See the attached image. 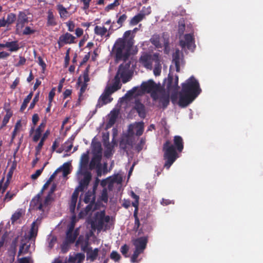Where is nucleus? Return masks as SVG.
<instances>
[{"label": "nucleus", "instance_id": "603ef678", "mask_svg": "<svg viewBox=\"0 0 263 263\" xmlns=\"http://www.w3.org/2000/svg\"><path fill=\"white\" fill-rule=\"evenodd\" d=\"M137 129L136 131V135L140 136L142 135L144 130L143 123H139L136 126Z\"/></svg>", "mask_w": 263, "mask_h": 263}, {"label": "nucleus", "instance_id": "e2e57ef3", "mask_svg": "<svg viewBox=\"0 0 263 263\" xmlns=\"http://www.w3.org/2000/svg\"><path fill=\"white\" fill-rule=\"evenodd\" d=\"M35 30L31 29L30 27L27 26L23 32L24 35H30L35 32Z\"/></svg>", "mask_w": 263, "mask_h": 263}, {"label": "nucleus", "instance_id": "9b49d317", "mask_svg": "<svg viewBox=\"0 0 263 263\" xmlns=\"http://www.w3.org/2000/svg\"><path fill=\"white\" fill-rule=\"evenodd\" d=\"M148 242V236L140 237L133 240V243L135 247V249L144 251Z\"/></svg>", "mask_w": 263, "mask_h": 263}, {"label": "nucleus", "instance_id": "dca6fc26", "mask_svg": "<svg viewBox=\"0 0 263 263\" xmlns=\"http://www.w3.org/2000/svg\"><path fill=\"white\" fill-rule=\"evenodd\" d=\"M43 194L39 193L30 202V205L33 209L38 210L41 211H44L43 209V204L41 201V196Z\"/></svg>", "mask_w": 263, "mask_h": 263}, {"label": "nucleus", "instance_id": "0e129e2a", "mask_svg": "<svg viewBox=\"0 0 263 263\" xmlns=\"http://www.w3.org/2000/svg\"><path fill=\"white\" fill-rule=\"evenodd\" d=\"M99 148L100 149V154L102 155V148L100 143H97L93 145V154H98Z\"/></svg>", "mask_w": 263, "mask_h": 263}, {"label": "nucleus", "instance_id": "58836bf2", "mask_svg": "<svg viewBox=\"0 0 263 263\" xmlns=\"http://www.w3.org/2000/svg\"><path fill=\"white\" fill-rule=\"evenodd\" d=\"M17 166V161L16 160H14L12 161V165L10 168L9 170L8 173L7 175V178L8 179H11L13 174L14 173V170L16 169Z\"/></svg>", "mask_w": 263, "mask_h": 263}, {"label": "nucleus", "instance_id": "a878e982", "mask_svg": "<svg viewBox=\"0 0 263 263\" xmlns=\"http://www.w3.org/2000/svg\"><path fill=\"white\" fill-rule=\"evenodd\" d=\"M77 245H80L81 250L86 253L89 250V248H91L89 246L88 240H83V238L81 240V236L79 237L76 242Z\"/></svg>", "mask_w": 263, "mask_h": 263}, {"label": "nucleus", "instance_id": "680f3d73", "mask_svg": "<svg viewBox=\"0 0 263 263\" xmlns=\"http://www.w3.org/2000/svg\"><path fill=\"white\" fill-rule=\"evenodd\" d=\"M57 239L55 236H52L50 238H49L48 247L50 249H52L57 242Z\"/></svg>", "mask_w": 263, "mask_h": 263}, {"label": "nucleus", "instance_id": "774afa93", "mask_svg": "<svg viewBox=\"0 0 263 263\" xmlns=\"http://www.w3.org/2000/svg\"><path fill=\"white\" fill-rule=\"evenodd\" d=\"M87 85H88L87 84H84V83L81 85V88L80 90V92L79 94V100H80L81 97H82V95L85 91V90L87 88Z\"/></svg>", "mask_w": 263, "mask_h": 263}, {"label": "nucleus", "instance_id": "a211bd4d", "mask_svg": "<svg viewBox=\"0 0 263 263\" xmlns=\"http://www.w3.org/2000/svg\"><path fill=\"white\" fill-rule=\"evenodd\" d=\"M73 226L70 227L66 233V242L67 243H73L78 235L77 230L73 232Z\"/></svg>", "mask_w": 263, "mask_h": 263}, {"label": "nucleus", "instance_id": "de8ad7c7", "mask_svg": "<svg viewBox=\"0 0 263 263\" xmlns=\"http://www.w3.org/2000/svg\"><path fill=\"white\" fill-rule=\"evenodd\" d=\"M119 1V0H115L114 3L108 5L105 7V11H109L110 10L114 9L116 7H117L120 5Z\"/></svg>", "mask_w": 263, "mask_h": 263}, {"label": "nucleus", "instance_id": "4c0bfd02", "mask_svg": "<svg viewBox=\"0 0 263 263\" xmlns=\"http://www.w3.org/2000/svg\"><path fill=\"white\" fill-rule=\"evenodd\" d=\"M143 15L140 13L134 16L130 20V24L132 25H136L143 19Z\"/></svg>", "mask_w": 263, "mask_h": 263}, {"label": "nucleus", "instance_id": "2eb2a0df", "mask_svg": "<svg viewBox=\"0 0 263 263\" xmlns=\"http://www.w3.org/2000/svg\"><path fill=\"white\" fill-rule=\"evenodd\" d=\"M133 140L128 136H125L122 138L120 141L119 147L124 152H128V151L133 146Z\"/></svg>", "mask_w": 263, "mask_h": 263}, {"label": "nucleus", "instance_id": "4d7b16f0", "mask_svg": "<svg viewBox=\"0 0 263 263\" xmlns=\"http://www.w3.org/2000/svg\"><path fill=\"white\" fill-rule=\"evenodd\" d=\"M128 250H129V247L128 246L125 244L123 246H122L121 247V249H120V251H121V252L122 253V255L125 257H127L128 256L127 255V253L128 252Z\"/></svg>", "mask_w": 263, "mask_h": 263}, {"label": "nucleus", "instance_id": "37998d69", "mask_svg": "<svg viewBox=\"0 0 263 263\" xmlns=\"http://www.w3.org/2000/svg\"><path fill=\"white\" fill-rule=\"evenodd\" d=\"M17 20L16 15L13 13H10L7 15L6 22L7 24L10 25Z\"/></svg>", "mask_w": 263, "mask_h": 263}, {"label": "nucleus", "instance_id": "f03ea898", "mask_svg": "<svg viewBox=\"0 0 263 263\" xmlns=\"http://www.w3.org/2000/svg\"><path fill=\"white\" fill-rule=\"evenodd\" d=\"M184 148L182 138L180 136L174 137L173 143L167 140L163 145V160L165 162L163 167L169 170L172 164L179 158L178 153H181Z\"/></svg>", "mask_w": 263, "mask_h": 263}, {"label": "nucleus", "instance_id": "49530a36", "mask_svg": "<svg viewBox=\"0 0 263 263\" xmlns=\"http://www.w3.org/2000/svg\"><path fill=\"white\" fill-rule=\"evenodd\" d=\"M15 195L16 193H11L10 191H8L3 198V202H7L11 200Z\"/></svg>", "mask_w": 263, "mask_h": 263}, {"label": "nucleus", "instance_id": "f257e3e1", "mask_svg": "<svg viewBox=\"0 0 263 263\" xmlns=\"http://www.w3.org/2000/svg\"><path fill=\"white\" fill-rule=\"evenodd\" d=\"M179 92L178 104L182 108L187 107L201 92L200 85L194 76H191L182 84Z\"/></svg>", "mask_w": 263, "mask_h": 263}, {"label": "nucleus", "instance_id": "cd10ccee", "mask_svg": "<svg viewBox=\"0 0 263 263\" xmlns=\"http://www.w3.org/2000/svg\"><path fill=\"white\" fill-rule=\"evenodd\" d=\"M78 192L77 190H75L72 193L71 202L69 206L70 211L72 213H73L75 211L76 203L78 197Z\"/></svg>", "mask_w": 263, "mask_h": 263}, {"label": "nucleus", "instance_id": "412c9836", "mask_svg": "<svg viewBox=\"0 0 263 263\" xmlns=\"http://www.w3.org/2000/svg\"><path fill=\"white\" fill-rule=\"evenodd\" d=\"M121 86L122 84H121L120 80L119 78H117V76H115L112 85L107 87L106 89L112 93L120 89Z\"/></svg>", "mask_w": 263, "mask_h": 263}, {"label": "nucleus", "instance_id": "c756f323", "mask_svg": "<svg viewBox=\"0 0 263 263\" xmlns=\"http://www.w3.org/2000/svg\"><path fill=\"white\" fill-rule=\"evenodd\" d=\"M5 47L8 48L11 52L16 51L20 49V46L17 41L7 42L5 43Z\"/></svg>", "mask_w": 263, "mask_h": 263}, {"label": "nucleus", "instance_id": "c85d7f7f", "mask_svg": "<svg viewBox=\"0 0 263 263\" xmlns=\"http://www.w3.org/2000/svg\"><path fill=\"white\" fill-rule=\"evenodd\" d=\"M84 201L86 203L93 204L95 202V192L88 191L85 194Z\"/></svg>", "mask_w": 263, "mask_h": 263}, {"label": "nucleus", "instance_id": "c03bdc74", "mask_svg": "<svg viewBox=\"0 0 263 263\" xmlns=\"http://www.w3.org/2000/svg\"><path fill=\"white\" fill-rule=\"evenodd\" d=\"M143 252L141 251L135 249L133 255L131 257V262L133 263H138V260H137V258L138 257L139 254L142 253Z\"/></svg>", "mask_w": 263, "mask_h": 263}, {"label": "nucleus", "instance_id": "b1692460", "mask_svg": "<svg viewBox=\"0 0 263 263\" xmlns=\"http://www.w3.org/2000/svg\"><path fill=\"white\" fill-rule=\"evenodd\" d=\"M180 53L178 49L173 54V63H174L176 71L179 72L180 70Z\"/></svg>", "mask_w": 263, "mask_h": 263}, {"label": "nucleus", "instance_id": "f3484780", "mask_svg": "<svg viewBox=\"0 0 263 263\" xmlns=\"http://www.w3.org/2000/svg\"><path fill=\"white\" fill-rule=\"evenodd\" d=\"M98 154H93L91 160L89 164L90 170H93L100 165V162L102 159V155L100 154V149L99 148Z\"/></svg>", "mask_w": 263, "mask_h": 263}, {"label": "nucleus", "instance_id": "f8f14e48", "mask_svg": "<svg viewBox=\"0 0 263 263\" xmlns=\"http://www.w3.org/2000/svg\"><path fill=\"white\" fill-rule=\"evenodd\" d=\"M111 94H112V93L108 91V89L106 88L104 92L100 97L96 105V107L100 108L103 105L110 103L112 100V98H110Z\"/></svg>", "mask_w": 263, "mask_h": 263}, {"label": "nucleus", "instance_id": "e433bc0d", "mask_svg": "<svg viewBox=\"0 0 263 263\" xmlns=\"http://www.w3.org/2000/svg\"><path fill=\"white\" fill-rule=\"evenodd\" d=\"M47 24L49 26H55L57 25V23L55 20L53 14L50 10L48 12L47 16Z\"/></svg>", "mask_w": 263, "mask_h": 263}, {"label": "nucleus", "instance_id": "3c124183", "mask_svg": "<svg viewBox=\"0 0 263 263\" xmlns=\"http://www.w3.org/2000/svg\"><path fill=\"white\" fill-rule=\"evenodd\" d=\"M145 144V139L142 138L139 143H138L135 146V149L138 152H140L143 148Z\"/></svg>", "mask_w": 263, "mask_h": 263}, {"label": "nucleus", "instance_id": "338daca9", "mask_svg": "<svg viewBox=\"0 0 263 263\" xmlns=\"http://www.w3.org/2000/svg\"><path fill=\"white\" fill-rule=\"evenodd\" d=\"M140 226V222L139 218H135V222L134 226V230L136 232L139 231V227Z\"/></svg>", "mask_w": 263, "mask_h": 263}, {"label": "nucleus", "instance_id": "6e6552de", "mask_svg": "<svg viewBox=\"0 0 263 263\" xmlns=\"http://www.w3.org/2000/svg\"><path fill=\"white\" fill-rule=\"evenodd\" d=\"M76 37L71 34L66 32L60 36L58 41L59 47L60 48L65 44H71L76 43Z\"/></svg>", "mask_w": 263, "mask_h": 263}, {"label": "nucleus", "instance_id": "1a4fd4ad", "mask_svg": "<svg viewBox=\"0 0 263 263\" xmlns=\"http://www.w3.org/2000/svg\"><path fill=\"white\" fill-rule=\"evenodd\" d=\"M184 40H181L179 42V45L182 48L186 47L189 50L192 49V46L195 48L194 39L192 34H186L184 35Z\"/></svg>", "mask_w": 263, "mask_h": 263}, {"label": "nucleus", "instance_id": "473e14b6", "mask_svg": "<svg viewBox=\"0 0 263 263\" xmlns=\"http://www.w3.org/2000/svg\"><path fill=\"white\" fill-rule=\"evenodd\" d=\"M30 248V245H27L23 239L21 240V245L20 247L18 255L20 256L23 254H26L28 252Z\"/></svg>", "mask_w": 263, "mask_h": 263}, {"label": "nucleus", "instance_id": "ddd939ff", "mask_svg": "<svg viewBox=\"0 0 263 263\" xmlns=\"http://www.w3.org/2000/svg\"><path fill=\"white\" fill-rule=\"evenodd\" d=\"M28 22V17L26 12L20 11L16 20V30L22 29Z\"/></svg>", "mask_w": 263, "mask_h": 263}, {"label": "nucleus", "instance_id": "ea45409f", "mask_svg": "<svg viewBox=\"0 0 263 263\" xmlns=\"http://www.w3.org/2000/svg\"><path fill=\"white\" fill-rule=\"evenodd\" d=\"M152 227L151 226L148 224H143L141 229H140L138 232V235H140L144 233V232L150 233L152 231Z\"/></svg>", "mask_w": 263, "mask_h": 263}, {"label": "nucleus", "instance_id": "6ab92c4d", "mask_svg": "<svg viewBox=\"0 0 263 263\" xmlns=\"http://www.w3.org/2000/svg\"><path fill=\"white\" fill-rule=\"evenodd\" d=\"M89 162V157L87 153H84L81 157L80 165L79 172L88 171L87 167Z\"/></svg>", "mask_w": 263, "mask_h": 263}, {"label": "nucleus", "instance_id": "5701e85b", "mask_svg": "<svg viewBox=\"0 0 263 263\" xmlns=\"http://www.w3.org/2000/svg\"><path fill=\"white\" fill-rule=\"evenodd\" d=\"M99 250L98 248H89V250L86 253V259L91 262L94 261L97 258L99 254Z\"/></svg>", "mask_w": 263, "mask_h": 263}, {"label": "nucleus", "instance_id": "8fccbe9b", "mask_svg": "<svg viewBox=\"0 0 263 263\" xmlns=\"http://www.w3.org/2000/svg\"><path fill=\"white\" fill-rule=\"evenodd\" d=\"M110 257L115 262H118L121 259L120 255L116 251H112L110 255Z\"/></svg>", "mask_w": 263, "mask_h": 263}, {"label": "nucleus", "instance_id": "393cba45", "mask_svg": "<svg viewBox=\"0 0 263 263\" xmlns=\"http://www.w3.org/2000/svg\"><path fill=\"white\" fill-rule=\"evenodd\" d=\"M140 61L142 65L145 68L149 69L152 68V61L149 55H144L141 56L140 59Z\"/></svg>", "mask_w": 263, "mask_h": 263}, {"label": "nucleus", "instance_id": "79ce46f5", "mask_svg": "<svg viewBox=\"0 0 263 263\" xmlns=\"http://www.w3.org/2000/svg\"><path fill=\"white\" fill-rule=\"evenodd\" d=\"M47 164L48 162H45L41 168L36 170L34 174H32L31 176V179L33 180L37 179L41 175L45 167Z\"/></svg>", "mask_w": 263, "mask_h": 263}, {"label": "nucleus", "instance_id": "6e6d98bb", "mask_svg": "<svg viewBox=\"0 0 263 263\" xmlns=\"http://www.w3.org/2000/svg\"><path fill=\"white\" fill-rule=\"evenodd\" d=\"M39 92H38L37 94L35 95V97H34L32 101L30 103L28 109H32L35 105V104L39 101Z\"/></svg>", "mask_w": 263, "mask_h": 263}, {"label": "nucleus", "instance_id": "a19ab883", "mask_svg": "<svg viewBox=\"0 0 263 263\" xmlns=\"http://www.w3.org/2000/svg\"><path fill=\"white\" fill-rule=\"evenodd\" d=\"M22 209H18L11 216V220L12 223L17 221L22 216Z\"/></svg>", "mask_w": 263, "mask_h": 263}, {"label": "nucleus", "instance_id": "aec40b11", "mask_svg": "<svg viewBox=\"0 0 263 263\" xmlns=\"http://www.w3.org/2000/svg\"><path fill=\"white\" fill-rule=\"evenodd\" d=\"M134 108L136 110L140 117L144 118L145 117V106L139 100H137L135 101Z\"/></svg>", "mask_w": 263, "mask_h": 263}, {"label": "nucleus", "instance_id": "864d4df0", "mask_svg": "<svg viewBox=\"0 0 263 263\" xmlns=\"http://www.w3.org/2000/svg\"><path fill=\"white\" fill-rule=\"evenodd\" d=\"M127 16L125 14H123L121 15L119 18L118 19L117 23L119 25L118 28H120L122 26L124 22L127 19Z\"/></svg>", "mask_w": 263, "mask_h": 263}, {"label": "nucleus", "instance_id": "423d86ee", "mask_svg": "<svg viewBox=\"0 0 263 263\" xmlns=\"http://www.w3.org/2000/svg\"><path fill=\"white\" fill-rule=\"evenodd\" d=\"M110 219L109 216L105 215L104 211L101 212L96 215L95 221H91V228L93 229H97L98 231H100L103 228L104 222H109Z\"/></svg>", "mask_w": 263, "mask_h": 263}, {"label": "nucleus", "instance_id": "5fc2aeb1", "mask_svg": "<svg viewBox=\"0 0 263 263\" xmlns=\"http://www.w3.org/2000/svg\"><path fill=\"white\" fill-rule=\"evenodd\" d=\"M151 13V8L150 6L147 7H143L140 11V13L143 15V18L145 15H149Z\"/></svg>", "mask_w": 263, "mask_h": 263}, {"label": "nucleus", "instance_id": "39448f33", "mask_svg": "<svg viewBox=\"0 0 263 263\" xmlns=\"http://www.w3.org/2000/svg\"><path fill=\"white\" fill-rule=\"evenodd\" d=\"M130 63L121 64L118 68V71L115 75L122 80L123 83L129 82L132 78L133 71L130 69Z\"/></svg>", "mask_w": 263, "mask_h": 263}, {"label": "nucleus", "instance_id": "2f4dec72", "mask_svg": "<svg viewBox=\"0 0 263 263\" xmlns=\"http://www.w3.org/2000/svg\"><path fill=\"white\" fill-rule=\"evenodd\" d=\"M75 136L72 135L63 144L64 149L66 152H69L73 146V142Z\"/></svg>", "mask_w": 263, "mask_h": 263}, {"label": "nucleus", "instance_id": "0eeeda50", "mask_svg": "<svg viewBox=\"0 0 263 263\" xmlns=\"http://www.w3.org/2000/svg\"><path fill=\"white\" fill-rule=\"evenodd\" d=\"M46 124V120H42L40 125L34 130V126L32 127L29 132L30 135H31L34 132V135L32 137V140L34 142H37L41 137L42 133L43 132Z\"/></svg>", "mask_w": 263, "mask_h": 263}, {"label": "nucleus", "instance_id": "bb28decb", "mask_svg": "<svg viewBox=\"0 0 263 263\" xmlns=\"http://www.w3.org/2000/svg\"><path fill=\"white\" fill-rule=\"evenodd\" d=\"M160 105L164 109L167 107L170 103V96L168 94L163 93L159 97V100Z\"/></svg>", "mask_w": 263, "mask_h": 263}, {"label": "nucleus", "instance_id": "bf43d9fd", "mask_svg": "<svg viewBox=\"0 0 263 263\" xmlns=\"http://www.w3.org/2000/svg\"><path fill=\"white\" fill-rule=\"evenodd\" d=\"M131 196L133 199H135V201L132 203V205L135 206L136 205H139V196L137 195L134 192L132 191L131 193Z\"/></svg>", "mask_w": 263, "mask_h": 263}, {"label": "nucleus", "instance_id": "69168bd1", "mask_svg": "<svg viewBox=\"0 0 263 263\" xmlns=\"http://www.w3.org/2000/svg\"><path fill=\"white\" fill-rule=\"evenodd\" d=\"M37 63L39 65L42 67L43 70H44L46 69V64L43 61L41 57H37Z\"/></svg>", "mask_w": 263, "mask_h": 263}, {"label": "nucleus", "instance_id": "9d476101", "mask_svg": "<svg viewBox=\"0 0 263 263\" xmlns=\"http://www.w3.org/2000/svg\"><path fill=\"white\" fill-rule=\"evenodd\" d=\"M79 173L84 176V178L80 181V185L78 188L79 191H83L85 188L88 185L91 179V173L88 171H82Z\"/></svg>", "mask_w": 263, "mask_h": 263}, {"label": "nucleus", "instance_id": "13d9d810", "mask_svg": "<svg viewBox=\"0 0 263 263\" xmlns=\"http://www.w3.org/2000/svg\"><path fill=\"white\" fill-rule=\"evenodd\" d=\"M11 117H12V116L11 114L6 115L4 116L3 121H2V125L1 126V128L4 127V126H5L7 125V124L8 123V122Z\"/></svg>", "mask_w": 263, "mask_h": 263}, {"label": "nucleus", "instance_id": "4468645a", "mask_svg": "<svg viewBox=\"0 0 263 263\" xmlns=\"http://www.w3.org/2000/svg\"><path fill=\"white\" fill-rule=\"evenodd\" d=\"M142 90L147 93H150L153 90H158V86L155 83L153 80H149L147 82H144L141 85Z\"/></svg>", "mask_w": 263, "mask_h": 263}, {"label": "nucleus", "instance_id": "a18cd8bd", "mask_svg": "<svg viewBox=\"0 0 263 263\" xmlns=\"http://www.w3.org/2000/svg\"><path fill=\"white\" fill-rule=\"evenodd\" d=\"M89 66H88L83 71V77L84 79V84H87V82L90 80L89 77Z\"/></svg>", "mask_w": 263, "mask_h": 263}, {"label": "nucleus", "instance_id": "c9c22d12", "mask_svg": "<svg viewBox=\"0 0 263 263\" xmlns=\"http://www.w3.org/2000/svg\"><path fill=\"white\" fill-rule=\"evenodd\" d=\"M57 9L59 11L60 17L61 18H66L67 17V14L68 12L63 5H58L57 6Z\"/></svg>", "mask_w": 263, "mask_h": 263}, {"label": "nucleus", "instance_id": "f704fd0d", "mask_svg": "<svg viewBox=\"0 0 263 263\" xmlns=\"http://www.w3.org/2000/svg\"><path fill=\"white\" fill-rule=\"evenodd\" d=\"M173 77L169 74L168 76L166 85V88L168 91L176 89L174 85V83H173Z\"/></svg>", "mask_w": 263, "mask_h": 263}, {"label": "nucleus", "instance_id": "72a5a7b5", "mask_svg": "<svg viewBox=\"0 0 263 263\" xmlns=\"http://www.w3.org/2000/svg\"><path fill=\"white\" fill-rule=\"evenodd\" d=\"M94 32L96 34L102 37L106 35L107 32V29L104 26H96L94 29Z\"/></svg>", "mask_w": 263, "mask_h": 263}, {"label": "nucleus", "instance_id": "20e7f679", "mask_svg": "<svg viewBox=\"0 0 263 263\" xmlns=\"http://www.w3.org/2000/svg\"><path fill=\"white\" fill-rule=\"evenodd\" d=\"M150 41L156 48H162L163 46L164 53L169 52L170 50L169 36L165 33H163L162 39H160L159 35H153Z\"/></svg>", "mask_w": 263, "mask_h": 263}, {"label": "nucleus", "instance_id": "4be33fe9", "mask_svg": "<svg viewBox=\"0 0 263 263\" xmlns=\"http://www.w3.org/2000/svg\"><path fill=\"white\" fill-rule=\"evenodd\" d=\"M85 259V255L82 253H78L74 256H69L68 261L70 263H82Z\"/></svg>", "mask_w": 263, "mask_h": 263}, {"label": "nucleus", "instance_id": "052dcab7", "mask_svg": "<svg viewBox=\"0 0 263 263\" xmlns=\"http://www.w3.org/2000/svg\"><path fill=\"white\" fill-rule=\"evenodd\" d=\"M66 26L68 27V30L70 32L74 31L75 27V24L72 21H68L66 23Z\"/></svg>", "mask_w": 263, "mask_h": 263}, {"label": "nucleus", "instance_id": "09e8293b", "mask_svg": "<svg viewBox=\"0 0 263 263\" xmlns=\"http://www.w3.org/2000/svg\"><path fill=\"white\" fill-rule=\"evenodd\" d=\"M49 134L50 130L49 129L46 130V131L44 133L43 136L41 137V140L37 145L41 147H43L44 141L46 140Z\"/></svg>", "mask_w": 263, "mask_h": 263}, {"label": "nucleus", "instance_id": "7c9ffc66", "mask_svg": "<svg viewBox=\"0 0 263 263\" xmlns=\"http://www.w3.org/2000/svg\"><path fill=\"white\" fill-rule=\"evenodd\" d=\"M38 231V227L36 225V221H33L31 224V228L30 230L29 234L28 236L29 239H31L35 238L37 236Z\"/></svg>", "mask_w": 263, "mask_h": 263}, {"label": "nucleus", "instance_id": "7ed1b4c3", "mask_svg": "<svg viewBox=\"0 0 263 263\" xmlns=\"http://www.w3.org/2000/svg\"><path fill=\"white\" fill-rule=\"evenodd\" d=\"M134 45L133 38L125 39L119 38L117 40L112 48L116 61H126L128 60L131 49Z\"/></svg>", "mask_w": 263, "mask_h": 263}]
</instances>
